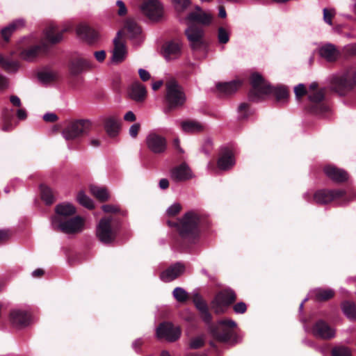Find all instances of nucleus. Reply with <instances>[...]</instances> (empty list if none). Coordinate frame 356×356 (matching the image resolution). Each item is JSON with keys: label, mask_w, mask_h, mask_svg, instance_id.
<instances>
[{"label": "nucleus", "mask_w": 356, "mask_h": 356, "mask_svg": "<svg viewBox=\"0 0 356 356\" xmlns=\"http://www.w3.org/2000/svg\"><path fill=\"white\" fill-rule=\"evenodd\" d=\"M25 22L24 19H19L13 21L9 25L3 28L1 34L4 41L8 42L10 40V35L17 30L24 26Z\"/></svg>", "instance_id": "2f4dec72"}, {"label": "nucleus", "mask_w": 356, "mask_h": 356, "mask_svg": "<svg viewBox=\"0 0 356 356\" xmlns=\"http://www.w3.org/2000/svg\"><path fill=\"white\" fill-rule=\"evenodd\" d=\"M181 209V207L179 204H175L168 208L167 213L169 216H175L179 213Z\"/></svg>", "instance_id": "6e6d98bb"}, {"label": "nucleus", "mask_w": 356, "mask_h": 356, "mask_svg": "<svg viewBox=\"0 0 356 356\" xmlns=\"http://www.w3.org/2000/svg\"><path fill=\"white\" fill-rule=\"evenodd\" d=\"M147 95L145 87L139 82L134 83L129 89V97L137 102H143Z\"/></svg>", "instance_id": "bb28decb"}, {"label": "nucleus", "mask_w": 356, "mask_h": 356, "mask_svg": "<svg viewBox=\"0 0 356 356\" xmlns=\"http://www.w3.org/2000/svg\"><path fill=\"white\" fill-rule=\"evenodd\" d=\"M238 120L240 121L245 120L252 114L250 110V105L248 103H241L238 108Z\"/></svg>", "instance_id": "37998d69"}, {"label": "nucleus", "mask_w": 356, "mask_h": 356, "mask_svg": "<svg viewBox=\"0 0 356 356\" xmlns=\"http://www.w3.org/2000/svg\"><path fill=\"white\" fill-rule=\"evenodd\" d=\"M77 200L82 206L92 209L94 208L92 200L88 197L83 191H80L77 195Z\"/></svg>", "instance_id": "a18cd8bd"}, {"label": "nucleus", "mask_w": 356, "mask_h": 356, "mask_svg": "<svg viewBox=\"0 0 356 356\" xmlns=\"http://www.w3.org/2000/svg\"><path fill=\"white\" fill-rule=\"evenodd\" d=\"M185 34L193 49H199L203 45L204 31L201 26L190 24L185 31Z\"/></svg>", "instance_id": "2eb2a0df"}, {"label": "nucleus", "mask_w": 356, "mask_h": 356, "mask_svg": "<svg viewBox=\"0 0 356 356\" xmlns=\"http://www.w3.org/2000/svg\"><path fill=\"white\" fill-rule=\"evenodd\" d=\"M77 35L89 44L95 42L99 38L98 33L86 24H81L76 28Z\"/></svg>", "instance_id": "a878e982"}, {"label": "nucleus", "mask_w": 356, "mask_h": 356, "mask_svg": "<svg viewBox=\"0 0 356 356\" xmlns=\"http://www.w3.org/2000/svg\"><path fill=\"white\" fill-rule=\"evenodd\" d=\"M143 344V341L142 339H136L132 344V347L136 351H138Z\"/></svg>", "instance_id": "774afa93"}, {"label": "nucleus", "mask_w": 356, "mask_h": 356, "mask_svg": "<svg viewBox=\"0 0 356 356\" xmlns=\"http://www.w3.org/2000/svg\"><path fill=\"white\" fill-rule=\"evenodd\" d=\"M235 164L234 154L231 149L227 147H222L219 152L217 166L221 170H228Z\"/></svg>", "instance_id": "a211bd4d"}, {"label": "nucleus", "mask_w": 356, "mask_h": 356, "mask_svg": "<svg viewBox=\"0 0 356 356\" xmlns=\"http://www.w3.org/2000/svg\"><path fill=\"white\" fill-rule=\"evenodd\" d=\"M40 193L41 198L46 203V204L50 205L56 201L54 192L49 186L41 184Z\"/></svg>", "instance_id": "4c0bfd02"}, {"label": "nucleus", "mask_w": 356, "mask_h": 356, "mask_svg": "<svg viewBox=\"0 0 356 356\" xmlns=\"http://www.w3.org/2000/svg\"><path fill=\"white\" fill-rule=\"evenodd\" d=\"M236 300L235 292L230 289L218 292L211 302V307L215 314H224L227 308Z\"/></svg>", "instance_id": "9b49d317"}, {"label": "nucleus", "mask_w": 356, "mask_h": 356, "mask_svg": "<svg viewBox=\"0 0 356 356\" xmlns=\"http://www.w3.org/2000/svg\"><path fill=\"white\" fill-rule=\"evenodd\" d=\"M8 87V79L0 74V90H4Z\"/></svg>", "instance_id": "0e129e2a"}, {"label": "nucleus", "mask_w": 356, "mask_h": 356, "mask_svg": "<svg viewBox=\"0 0 356 356\" xmlns=\"http://www.w3.org/2000/svg\"><path fill=\"white\" fill-rule=\"evenodd\" d=\"M187 19L191 22V24H194L193 22H197L200 24L207 26L211 24L212 17L210 14H207L203 12H191L188 15Z\"/></svg>", "instance_id": "473e14b6"}, {"label": "nucleus", "mask_w": 356, "mask_h": 356, "mask_svg": "<svg viewBox=\"0 0 356 356\" xmlns=\"http://www.w3.org/2000/svg\"><path fill=\"white\" fill-rule=\"evenodd\" d=\"M105 131L110 137L116 136L120 131L119 120L115 117L106 118L104 121Z\"/></svg>", "instance_id": "7c9ffc66"}, {"label": "nucleus", "mask_w": 356, "mask_h": 356, "mask_svg": "<svg viewBox=\"0 0 356 356\" xmlns=\"http://www.w3.org/2000/svg\"><path fill=\"white\" fill-rule=\"evenodd\" d=\"M124 120L127 122H134L136 120L135 114L132 111H128L124 116Z\"/></svg>", "instance_id": "338daca9"}, {"label": "nucleus", "mask_w": 356, "mask_h": 356, "mask_svg": "<svg viewBox=\"0 0 356 356\" xmlns=\"http://www.w3.org/2000/svg\"><path fill=\"white\" fill-rule=\"evenodd\" d=\"M313 335L319 339L330 340L335 337V330L323 320H318L312 329Z\"/></svg>", "instance_id": "dca6fc26"}, {"label": "nucleus", "mask_w": 356, "mask_h": 356, "mask_svg": "<svg viewBox=\"0 0 356 356\" xmlns=\"http://www.w3.org/2000/svg\"><path fill=\"white\" fill-rule=\"evenodd\" d=\"M319 54L327 61L332 62L337 60L339 53L334 45L327 44L320 48Z\"/></svg>", "instance_id": "72a5a7b5"}, {"label": "nucleus", "mask_w": 356, "mask_h": 356, "mask_svg": "<svg viewBox=\"0 0 356 356\" xmlns=\"http://www.w3.org/2000/svg\"><path fill=\"white\" fill-rule=\"evenodd\" d=\"M207 325L209 326L211 334L217 341L236 343V334L234 330L236 323L233 320H221L216 325L212 324V322Z\"/></svg>", "instance_id": "423d86ee"}, {"label": "nucleus", "mask_w": 356, "mask_h": 356, "mask_svg": "<svg viewBox=\"0 0 356 356\" xmlns=\"http://www.w3.org/2000/svg\"><path fill=\"white\" fill-rule=\"evenodd\" d=\"M323 171L329 179L337 183L345 182L348 179L347 172L334 165H327L324 168Z\"/></svg>", "instance_id": "b1692460"}, {"label": "nucleus", "mask_w": 356, "mask_h": 356, "mask_svg": "<svg viewBox=\"0 0 356 356\" xmlns=\"http://www.w3.org/2000/svg\"><path fill=\"white\" fill-rule=\"evenodd\" d=\"M138 74L143 81H147L150 79V74L144 69H139Z\"/></svg>", "instance_id": "680f3d73"}, {"label": "nucleus", "mask_w": 356, "mask_h": 356, "mask_svg": "<svg viewBox=\"0 0 356 356\" xmlns=\"http://www.w3.org/2000/svg\"><path fill=\"white\" fill-rule=\"evenodd\" d=\"M343 51L346 58L356 56V43L346 45L344 47Z\"/></svg>", "instance_id": "603ef678"}, {"label": "nucleus", "mask_w": 356, "mask_h": 356, "mask_svg": "<svg viewBox=\"0 0 356 356\" xmlns=\"http://www.w3.org/2000/svg\"><path fill=\"white\" fill-rule=\"evenodd\" d=\"M56 215L54 218L65 219L71 218L76 213V208L70 203H62L58 204L55 208Z\"/></svg>", "instance_id": "c756f323"}, {"label": "nucleus", "mask_w": 356, "mask_h": 356, "mask_svg": "<svg viewBox=\"0 0 356 356\" xmlns=\"http://www.w3.org/2000/svg\"><path fill=\"white\" fill-rule=\"evenodd\" d=\"M94 55L97 60L99 62L104 61L106 58V52L103 50L95 51Z\"/></svg>", "instance_id": "69168bd1"}, {"label": "nucleus", "mask_w": 356, "mask_h": 356, "mask_svg": "<svg viewBox=\"0 0 356 356\" xmlns=\"http://www.w3.org/2000/svg\"><path fill=\"white\" fill-rule=\"evenodd\" d=\"M332 356H352L351 350L344 346H337L331 350Z\"/></svg>", "instance_id": "c03bdc74"}, {"label": "nucleus", "mask_w": 356, "mask_h": 356, "mask_svg": "<svg viewBox=\"0 0 356 356\" xmlns=\"http://www.w3.org/2000/svg\"><path fill=\"white\" fill-rule=\"evenodd\" d=\"M181 329L175 326L172 323L163 322L156 328V337L158 339H165L168 342L177 341L181 336Z\"/></svg>", "instance_id": "4468645a"}, {"label": "nucleus", "mask_w": 356, "mask_h": 356, "mask_svg": "<svg viewBox=\"0 0 356 356\" xmlns=\"http://www.w3.org/2000/svg\"><path fill=\"white\" fill-rule=\"evenodd\" d=\"M170 177L174 181L181 182L191 179L192 173L188 165L182 163L171 169Z\"/></svg>", "instance_id": "412c9836"}, {"label": "nucleus", "mask_w": 356, "mask_h": 356, "mask_svg": "<svg viewBox=\"0 0 356 356\" xmlns=\"http://www.w3.org/2000/svg\"><path fill=\"white\" fill-rule=\"evenodd\" d=\"M182 130L186 133H200L204 130L203 125L195 120H185L181 123Z\"/></svg>", "instance_id": "c9c22d12"}, {"label": "nucleus", "mask_w": 356, "mask_h": 356, "mask_svg": "<svg viewBox=\"0 0 356 356\" xmlns=\"http://www.w3.org/2000/svg\"><path fill=\"white\" fill-rule=\"evenodd\" d=\"M10 237V232L8 230H0V243L8 241Z\"/></svg>", "instance_id": "052dcab7"}, {"label": "nucleus", "mask_w": 356, "mask_h": 356, "mask_svg": "<svg viewBox=\"0 0 356 356\" xmlns=\"http://www.w3.org/2000/svg\"><path fill=\"white\" fill-rule=\"evenodd\" d=\"M175 3L179 6L182 10L186 8L191 4L190 0H172Z\"/></svg>", "instance_id": "e2e57ef3"}, {"label": "nucleus", "mask_w": 356, "mask_h": 356, "mask_svg": "<svg viewBox=\"0 0 356 356\" xmlns=\"http://www.w3.org/2000/svg\"><path fill=\"white\" fill-rule=\"evenodd\" d=\"M343 314L350 320H356V305L355 302L345 300L341 303Z\"/></svg>", "instance_id": "e433bc0d"}, {"label": "nucleus", "mask_w": 356, "mask_h": 356, "mask_svg": "<svg viewBox=\"0 0 356 356\" xmlns=\"http://www.w3.org/2000/svg\"><path fill=\"white\" fill-rule=\"evenodd\" d=\"M218 40L220 44H227L229 41L230 33L224 28L219 27L218 29Z\"/></svg>", "instance_id": "09e8293b"}, {"label": "nucleus", "mask_w": 356, "mask_h": 356, "mask_svg": "<svg viewBox=\"0 0 356 356\" xmlns=\"http://www.w3.org/2000/svg\"><path fill=\"white\" fill-rule=\"evenodd\" d=\"M193 302L200 312V315L202 321L206 324H210L212 322L213 317L209 311L207 302L202 299L199 294H195L193 297Z\"/></svg>", "instance_id": "5701e85b"}, {"label": "nucleus", "mask_w": 356, "mask_h": 356, "mask_svg": "<svg viewBox=\"0 0 356 356\" xmlns=\"http://www.w3.org/2000/svg\"><path fill=\"white\" fill-rule=\"evenodd\" d=\"M121 229L119 218L108 216L102 218L96 228L97 239L104 245H111L115 241Z\"/></svg>", "instance_id": "20e7f679"}, {"label": "nucleus", "mask_w": 356, "mask_h": 356, "mask_svg": "<svg viewBox=\"0 0 356 356\" xmlns=\"http://www.w3.org/2000/svg\"><path fill=\"white\" fill-rule=\"evenodd\" d=\"M91 129L88 120H75L70 122L62 130V135L67 140H79L87 136Z\"/></svg>", "instance_id": "6e6552de"}, {"label": "nucleus", "mask_w": 356, "mask_h": 356, "mask_svg": "<svg viewBox=\"0 0 356 356\" xmlns=\"http://www.w3.org/2000/svg\"><path fill=\"white\" fill-rule=\"evenodd\" d=\"M356 87V68L348 67L341 75L331 80V88L339 95H346Z\"/></svg>", "instance_id": "0eeeda50"}, {"label": "nucleus", "mask_w": 356, "mask_h": 356, "mask_svg": "<svg viewBox=\"0 0 356 356\" xmlns=\"http://www.w3.org/2000/svg\"><path fill=\"white\" fill-rule=\"evenodd\" d=\"M38 78L43 84H48L56 81L58 79V73L54 71L44 70L38 72Z\"/></svg>", "instance_id": "58836bf2"}, {"label": "nucleus", "mask_w": 356, "mask_h": 356, "mask_svg": "<svg viewBox=\"0 0 356 356\" xmlns=\"http://www.w3.org/2000/svg\"><path fill=\"white\" fill-rule=\"evenodd\" d=\"M11 323L19 328L25 327L30 324V314L22 310H13L10 314Z\"/></svg>", "instance_id": "393cba45"}, {"label": "nucleus", "mask_w": 356, "mask_h": 356, "mask_svg": "<svg viewBox=\"0 0 356 356\" xmlns=\"http://www.w3.org/2000/svg\"><path fill=\"white\" fill-rule=\"evenodd\" d=\"M164 56L168 59H175L181 53V44L179 41L172 40L166 42L164 46Z\"/></svg>", "instance_id": "cd10ccee"}, {"label": "nucleus", "mask_w": 356, "mask_h": 356, "mask_svg": "<svg viewBox=\"0 0 356 356\" xmlns=\"http://www.w3.org/2000/svg\"><path fill=\"white\" fill-rule=\"evenodd\" d=\"M314 298L318 302H325L332 298L335 295V292L332 289L318 288L314 291Z\"/></svg>", "instance_id": "f704fd0d"}, {"label": "nucleus", "mask_w": 356, "mask_h": 356, "mask_svg": "<svg viewBox=\"0 0 356 356\" xmlns=\"http://www.w3.org/2000/svg\"><path fill=\"white\" fill-rule=\"evenodd\" d=\"M102 209L105 213H111V216H113L115 218H118L116 214H119L120 216L125 215L124 211H122L118 207L112 204H104L102 207Z\"/></svg>", "instance_id": "de8ad7c7"}, {"label": "nucleus", "mask_w": 356, "mask_h": 356, "mask_svg": "<svg viewBox=\"0 0 356 356\" xmlns=\"http://www.w3.org/2000/svg\"><path fill=\"white\" fill-rule=\"evenodd\" d=\"M165 101L168 109L172 110L182 106L186 102V95L178 82L172 79L166 82Z\"/></svg>", "instance_id": "1a4fd4ad"}, {"label": "nucleus", "mask_w": 356, "mask_h": 356, "mask_svg": "<svg viewBox=\"0 0 356 356\" xmlns=\"http://www.w3.org/2000/svg\"><path fill=\"white\" fill-rule=\"evenodd\" d=\"M318 84L313 82L309 87L308 102L305 109L314 115H322L329 111V106L325 101V89L318 90Z\"/></svg>", "instance_id": "39448f33"}, {"label": "nucleus", "mask_w": 356, "mask_h": 356, "mask_svg": "<svg viewBox=\"0 0 356 356\" xmlns=\"http://www.w3.org/2000/svg\"><path fill=\"white\" fill-rule=\"evenodd\" d=\"M202 217L195 211L186 213L177 222L171 224L179 234L177 243L182 249H186L197 241L200 234Z\"/></svg>", "instance_id": "7ed1b4c3"}, {"label": "nucleus", "mask_w": 356, "mask_h": 356, "mask_svg": "<svg viewBox=\"0 0 356 356\" xmlns=\"http://www.w3.org/2000/svg\"><path fill=\"white\" fill-rule=\"evenodd\" d=\"M147 149L154 154L161 155L165 152L168 148L167 139L155 131H151L145 138Z\"/></svg>", "instance_id": "ddd939ff"}, {"label": "nucleus", "mask_w": 356, "mask_h": 356, "mask_svg": "<svg viewBox=\"0 0 356 356\" xmlns=\"http://www.w3.org/2000/svg\"><path fill=\"white\" fill-rule=\"evenodd\" d=\"M58 118V116L55 113H47L44 114L43 116V120L45 122H54L57 121Z\"/></svg>", "instance_id": "bf43d9fd"}, {"label": "nucleus", "mask_w": 356, "mask_h": 356, "mask_svg": "<svg viewBox=\"0 0 356 356\" xmlns=\"http://www.w3.org/2000/svg\"><path fill=\"white\" fill-rule=\"evenodd\" d=\"M249 82L251 88L248 96L250 102H259L268 95H273L277 102H284L289 97V90L286 86L283 85L273 86L258 72L250 74Z\"/></svg>", "instance_id": "f03ea898"}, {"label": "nucleus", "mask_w": 356, "mask_h": 356, "mask_svg": "<svg viewBox=\"0 0 356 356\" xmlns=\"http://www.w3.org/2000/svg\"><path fill=\"white\" fill-rule=\"evenodd\" d=\"M0 66L6 71H16L19 65L17 62L9 60L0 55Z\"/></svg>", "instance_id": "79ce46f5"}, {"label": "nucleus", "mask_w": 356, "mask_h": 356, "mask_svg": "<svg viewBox=\"0 0 356 356\" xmlns=\"http://www.w3.org/2000/svg\"><path fill=\"white\" fill-rule=\"evenodd\" d=\"M233 309L236 314H244L247 311V305L243 302H240L234 305Z\"/></svg>", "instance_id": "5fc2aeb1"}, {"label": "nucleus", "mask_w": 356, "mask_h": 356, "mask_svg": "<svg viewBox=\"0 0 356 356\" xmlns=\"http://www.w3.org/2000/svg\"><path fill=\"white\" fill-rule=\"evenodd\" d=\"M84 225V220L81 216L71 217L65 219L59 218H52V227L56 232L65 234H75L80 232Z\"/></svg>", "instance_id": "9d476101"}, {"label": "nucleus", "mask_w": 356, "mask_h": 356, "mask_svg": "<svg viewBox=\"0 0 356 356\" xmlns=\"http://www.w3.org/2000/svg\"><path fill=\"white\" fill-rule=\"evenodd\" d=\"M140 129V125L139 123L134 124L133 125L131 126V127L129 129L130 136L132 138H136L139 133Z\"/></svg>", "instance_id": "4d7b16f0"}, {"label": "nucleus", "mask_w": 356, "mask_h": 356, "mask_svg": "<svg viewBox=\"0 0 356 356\" xmlns=\"http://www.w3.org/2000/svg\"><path fill=\"white\" fill-rule=\"evenodd\" d=\"M90 67V61L81 57L72 58L68 63L69 72L72 76H78Z\"/></svg>", "instance_id": "4be33fe9"}, {"label": "nucleus", "mask_w": 356, "mask_h": 356, "mask_svg": "<svg viewBox=\"0 0 356 356\" xmlns=\"http://www.w3.org/2000/svg\"><path fill=\"white\" fill-rule=\"evenodd\" d=\"M116 5L118 6L119 9L118 10V14L120 16H124L127 14V10L125 6V4L123 1L118 0L116 2Z\"/></svg>", "instance_id": "13d9d810"}, {"label": "nucleus", "mask_w": 356, "mask_h": 356, "mask_svg": "<svg viewBox=\"0 0 356 356\" xmlns=\"http://www.w3.org/2000/svg\"><path fill=\"white\" fill-rule=\"evenodd\" d=\"M141 10L149 19L157 20L162 15V7L158 0H143Z\"/></svg>", "instance_id": "f3484780"}, {"label": "nucleus", "mask_w": 356, "mask_h": 356, "mask_svg": "<svg viewBox=\"0 0 356 356\" xmlns=\"http://www.w3.org/2000/svg\"><path fill=\"white\" fill-rule=\"evenodd\" d=\"M91 193L100 202H106L109 198V195L105 188H102L96 186H91Z\"/></svg>", "instance_id": "ea45409f"}, {"label": "nucleus", "mask_w": 356, "mask_h": 356, "mask_svg": "<svg viewBox=\"0 0 356 356\" xmlns=\"http://www.w3.org/2000/svg\"><path fill=\"white\" fill-rule=\"evenodd\" d=\"M125 28L133 38L136 37L141 33L140 27L133 19H128L126 22Z\"/></svg>", "instance_id": "a19ab883"}, {"label": "nucleus", "mask_w": 356, "mask_h": 356, "mask_svg": "<svg viewBox=\"0 0 356 356\" xmlns=\"http://www.w3.org/2000/svg\"><path fill=\"white\" fill-rule=\"evenodd\" d=\"M205 342L202 337L193 338L190 341V348L191 349H199L204 346Z\"/></svg>", "instance_id": "3c124183"}, {"label": "nucleus", "mask_w": 356, "mask_h": 356, "mask_svg": "<svg viewBox=\"0 0 356 356\" xmlns=\"http://www.w3.org/2000/svg\"><path fill=\"white\" fill-rule=\"evenodd\" d=\"M184 264L180 262H177L161 272L160 278L164 282H169L178 278L184 273Z\"/></svg>", "instance_id": "6ab92c4d"}, {"label": "nucleus", "mask_w": 356, "mask_h": 356, "mask_svg": "<svg viewBox=\"0 0 356 356\" xmlns=\"http://www.w3.org/2000/svg\"><path fill=\"white\" fill-rule=\"evenodd\" d=\"M243 85L240 80H233L229 82H219L216 84L217 90L225 95H232L236 92Z\"/></svg>", "instance_id": "c85d7f7f"}, {"label": "nucleus", "mask_w": 356, "mask_h": 356, "mask_svg": "<svg viewBox=\"0 0 356 356\" xmlns=\"http://www.w3.org/2000/svg\"><path fill=\"white\" fill-rule=\"evenodd\" d=\"M294 92L298 100H300L306 95L308 96L309 93L305 86L302 83H300L294 88Z\"/></svg>", "instance_id": "8fccbe9b"}, {"label": "nucleus", "mask_w": 356, "mask_h": 356, "mask_svg": "<svg viewBox=\"0 0 356 356\" xmlns=\"http://www.w3.org/2000/svg\"><path fill=\"white\" fill-rule=\"evenodd\" d=\"M334 15V13H333V10L327 8L323 9V19L328 24L332 25V19Z\"/></svg>", "instance_id": "864d4df0"}, {"label": "nucleus", "mask_w": 356, "mask_h": 356, "mask_svg": "<svg viewBox=\"0 0 356 356\" xmlns=\"http://www.w3.org/2000/svg\"><path fill=\"white\" fill-rule=\"evenodd\" d=\"M66 29L58 31L54 26H48L44 31V40L35 44L29 38H24L19 44V56L22 59L31 61L40 54H45L49 51V44H56L60 42Z\"/></svg>", "instance_id": "f257e3e1"}, {"label": "nucleus", "mask_w": 356, "mask_h": 356, "mask_svg": "<svg viewBox=\"0 0 356 356\" xmlns=\"http://www.w3.org/2000/svg\"><path fill=\"white\" fill-rule=\"evenodd\" d=\"M122 32L120 31L118 32L117 35L113 40L114 49L112 56V61L113 63H122L125 58L127 51L125 49V45L122 41Z\"/></svg>", "instance_id": "aec40b11"}, {"label": "nucleus", "mask_w": 356, "mask_h": 356, "mask_svg": "<svg viewBox=\"0 0 356 356\" xmlns=\"http://www.w3.org/2000/svg\"><path fill=\"white\" fill-rule=\"evenodd\" d=\"M174 298L179 302H184L188 299L187 292L181 287H176L172 292Z\"/></svg>", "instance_id": "49530a36"}, {"label": "nucleus", "mask_w": 356, "mask_h": 356, "mask_svg": "<svg viewBox=\"0 0 356 356\" xmlns=\"http://www.w3.org/2000/svg\"><path fill=\"white\" fill-rule=\"evenodd\" d=\"M314 200L318 204H327L332 201H339L341 203L348 202L346 192L343 189L318 190L314 195Z\"/></svg>", "instance_id": "f8f14e48"}]
</instances>
